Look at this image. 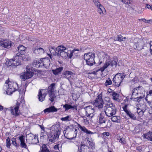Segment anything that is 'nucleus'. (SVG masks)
<instances>
[{"label":"nucleus","instance_id":"nucleus-1","mask_svg":"<svg viewBox=\"0 0 152 152\" xmlns=\"http://www.w3.org/2000/svg\"><path fill=\"white\" fill-rule=\"evenodd\" d=\"M58 124L53 125L51 127L52 131L47 134L48 139L50 142H53L58 140L60 134V131Z\"/></svg>","mask_w":152,"mask_h":152},{"label":"nucleus","instance_id":"nucleus-2","mask_svg":"<svg viewBox=\"0 0 152 152\" xmlns=\"http://www.w3.org/2000/svg\"><path fill=\"white\" fill-rule=\"evenodd\" d=\"M104 108L106 115L108 117H111L116 114V108L112 103H107L105 104Z\"/></svg>","mask_w":152,"mask_h":152},{"label":"nucleus","instance_id":"nucleus-3","mask_svg":"<svg viewBox=\"0 0 152 152\" xmlns=\"http://www.w3.org/2000/svg\"><path fill=\"white\" fill-rule=\"evenodd\" d=\"M20 53H17L16 55L13 58L7 59L5 64L8 66H12L16 67L17 66L20 65L21 62L20 59H22V57L20 56Z\"/></svg>","mask_w":152,"mask_h":152},{"label":"nucleus","instance_id":"nucleus-4","mask_svg":"<svg viewBox=\"0 0 152 152\" xmlns=\"http://www.w3.org/2000/svg\"><path fill=\"white\" fill-rule=\"evenodd\" d=\"M50 64V61L48 58H41L40 60H35L33 63V65L37 68L43 66L48 68Z\"/></svg>","mask_w":152,"mask_h":152},{"label":"nucleus","instance_id":"nucleus-5","mask_svg":"<svg viewBox=\"0 0 152 152\" xmlns=\"http://www.w3.org/2000/svg\"><path fill=\"white\" fill-rule=\"evenodd\" d=\"M95 54L92 53H85L84 55V59L86 64L91 66L95 64L94 61Z\"/></svg>","mask_w":152,"mask_h":152},{"label":"nucleus","instance_id":"nucleus-6","mask_svg":"<svg viewBox=\"0 0 152 152\" xmlns=\"http://www.w3.org/2000/svg\"><path fill=\"white\" fill-rule=\"evenodd\" d=\"M125 76L126 75L124 73H117L113 77V82L115 86L119 87Z\"/></svg>","mask_w":152,"mask_h":152},{"label":"nucleus","instance_id":"nucleus-7","mask_svg":"<svg viewBox=\"0 0 152 152\" xmlns=\"http://www.w3.org/2000/svg\"><path fill=\"white\" fill-rule=\"evenodd\" d=\"M20 103L18 102L13 106L9 108L11 113L15 117H18L21 114L20 111L19 109Z\"/></svg>","mask_w":152,"mask_h":152},{"label":"nucleus","instance_id":"nucleus-8","mask_svg":"<svg viewBox=\"0 0 152 152\" xmlns=\"http://www.w3.org/2000/svg\"><path fill=\"white\" fill-rule=\"evenodd\" d=\"M56 51H58L57 56L59 58H65L68 56V53L66 48L63 46L60 45L56 48Z\"/></svg>","mask_w":152,"mask_h":152},{"label":"nucleus","instance_id":"nucleus-9","mask_svg":"<svg viewBox=\"0 0 152 152\" xmlns=\"http://www.w3.org/2000/svg\"><path fill=\"white\" fill-rule=\"evenodd\" d=\"M31 67L28 65L26 67V71L20 77L23 81H24L26 79H29L31 77L33 76L34 73L31 71Z\"/></svg>","mask_w":152,"mask_h":152},{"label":"nucleus","instance_id":"nucleus-10","mask_svg":"<svg viewBox=\"0 0 152 152\" xmlns=\"http://www.w3.org/2000/svg\"><path fill=\"white\" fill-rule=\"evenodd\" d=\"M102 95L101 94H99L96 99L92 102V104L96 107H98L99 109L103 107L104 104L103 100L102 99Z\"/></svg>","mask_w":152,"mask_h":152},{"label":"nucleus","instance_id":"nucleus-11","mask_svg":"<svg viewBox=\"0 0 152 152\" xmlns=\"http://www.w3.org/2000/svg\"><path fill=\"white\" fill-rule=\"evenodd\" d=\"M134 42L133 47L134 49L137 48V50H140L143 48L144 44L142 39L136 38L134 40Z\"/></svg>","mask_w":152,"mask_h":152},{"label":"nucleus","instance_id":"nucleus-12","mask_svg":"<svg viewBox=\"0 0 152 152\" xmlns=\"http://www.w3.org/2000/svg\"><path fill=\"white\" fill-rule=\"evenodd\" d=\"M85 110L86 115L87 117L91 118L94 115L93 114L94 112V108L91 106H88L84 108Z\"/></svg>","mask_w":152,"mask_h":152},{"label":"nucleus","instance_id":"nucleus-13","mask_svg":"<svg viewBox=\"0 0 152 152\" xmlns=\"http://www.w3.org/2000/svg\"><path fill=\"white\" fill-rule=\"evenodd\" d=\"M8 90L12 92L15 91L18 88V85L16 83L9 82L8 83Z\"/></svg>","mask_w":152,"mask_h":152},{"label":"nucleus","instance_id":"nucleus-14","mask_svg":"<svg viewBox=\"0 0 152 152\" xmlns=\"http://www.w3.org/2000/svg\"><path fill=\"white\" fill-rule=\"evenodd\" d=\"M17 49H18V51L19 52V53H20V54L19 55L20 56L22 57L23 58L22 59H21L20 60L23 61L26 60L27 58L25 57H24L25 56L24 53L26 49V48L23 45H20L18 47Z\"/></svg>","mask_w":152,"mask_h":152},{"label":"nucleus","instance_id":"nucleus-15","mask_svg":"<svg viewBox=\"0 0 152 152\" xmlns=\"http://www.w3.org/2000/svg\"><path fill=\"white\" fill-rule=\"evenodd\" d=\"M73 75H74V74L72 72L66 71L62 73V76L63 77L68 79L70 82L71 80L73 78Z\"/></svg>","mask_w":152,"mask_h":152},{"label":"nucleus","instance_id":"nucleus-16","mask_svg":"<svg viewBox=\"0 0 152 152\" xmlns=\"http://www.w3.org/2000/svg\"><path fill=\"white\" fill-rule=\"evenodd\" d=\"M47 94L46 90H40L38 95L39 100L41 102L44 101Z\"/></svg>","mask_w":152,"mask_h":152},{"label":"nucleus","instance_id":"nucleus-17","mask_svg":"<svg viewBox=\"0 0 152 152\" xmlns=\"http://www.w3.org/2000/svg\"><path fill=\"white\" fill-rule=\"evenodd\" d=\"M58 109H57L54 106H51L49 108H47L45 109L43 111L45 113H55L57 112Z\"/></svg>","mask_w":152,"mask_h":152},{"label":"nucleus","instance_id":"nucleus-18","mask_svg":"<svg viewBox=\"0 0 152 152\" xmlns=\"http://www.w3.org/2000/svg\"><path fill=\"white\" fill-rule=\"evenodd\" d=\"M117 65V60L115 59L111 61H106L104 64V66H106L107 67V68L109 65H110L112 66H115L116 67Z\"/></svg>","mask_w":152,"mask_h":152},{"label":"nucleus","instance_id":"nucleus-19","mask_svg":"<svg viewBox=\"0 0 152 152\" xmlns=\"http://www.w3.org/2000/svg\"><path fill=\"white\" fill-rule=\"evenodd\" d=\"M77 126L82 131L87 134H94L93 132L87 129L84 126H82L79 124H78Z\"/></svg>","mask_w":152,"mask_h":152},{"label":"nucleus","instance_id":"nucleus-20","mask_svg":"<svg viewBox=\"0 0 152 152\" xmlns=\"http://www.w3.org/2000/svg\"><path fill=\"white\" fill-rule=\"evenodd\" d=\"M98 117V123L100 124H102L103 123H105L106 122V119L104 117V113H101L100 114Z\"/></svg>","mask_w":152,"mask_h":152},{"label":"nucleus","instance_id":"nucleus-21","mask_svg":"<svg viewBox=\"0 0 152 152\" xmlns=\"http://www.w3.org/2000/svg\"><path fill=\"white\" fill-rule=\"evenodd\" d=\"M19 139L20 142V146L21 147L26 148L27 147V145L25 143V139L24 136L21 135L19 137Z\"/></svg>","mask_w":152,"mask_h":152},{"label":"nucleus","instance_id":"nucleus-22","mask_svg":"<svg viewBox=\"0 0 152 152\" xmlns=\"http://www.w3.org/2000/svg\"><path fill=\"white\" fill-rule=\"evenodd\" d=\"M56 84L55 83H53L51 84L48 87V89L46 90L48 94L53 93L54 90L55 88V86Z\"/></svg>","mask_w":152,"mask_h":152},{"label":"nucleus","instance_id":"nucleus-23","mask_svg":"<svg viewBox=\"0 0 152 152\" xmlns=\"http://www.w3.org/2000/svg\"><path fill=\"white\" fill-rule=\"evenodd\" d=\"M63 107L65 109V111L68 110L70 109H75L76 110H77V106L75 105L72 106L70 104H65L63 105Z\"/></svg>","mask_w":152,"mask_h":152},{"label":"nucleus","instance_id":"nucleus-24","mask_svg":"<svg viewBox=\"0 0 152 152\" xmlns=\"http://www.w3.org/2000/svg\"><path fill=\"white\" fill-rule=\"evenodd\" d=\"M143 137L144 139L152 141V132H149L147 133L144 134Z\"/></svg>","mask_w":152,"mask_h":152},{"label":"nucleus","instance_id":"nucleus-25","mask_svg":"<svg viewBox=\"0 0 152 152\" xmlns=\"http://www.w3.org/2000/svg\"><path fill=\"white\" fill-rule=\"evenodd\" d=\"M33 50L34 52L36 54H42L45 51L42 48H33Z\"/></svg>","mask_w":152,"mask_h":152},{"label":"nucleus","instance_id":"nucleus-26","mask_svg":"<svg viewBox=\"0 0 152 152\" xmlns=\"http://www.w3.org/2000/svg\"><path fill=\"white\" fill-rule=\"evenodd\" d=\"M140 87L139 86L138 87H136L134 88L132 91V93L131 96V99H133V97H135L134 96H136L137 95H138V90L140 88Z\"/></svg>","mask_w":152,"mask_h":152},{"label":"nucleus","instance_id":"nucleus-27","mask_svg":"<svg viewBox=\"0 0 152 152\" xmlns=\"http://www.w3.org/2000/svg\"><path fill=\"white\" fill-rule=\"evenodd\" d=\"M111 121L113 122L119 123L120 122V117L118 116H113L111 117Z\"/></svg>","mask_w":152,"mask_h":152},{"label":"nucleus","instance_id":"nucleus-28","mask_svg":"<svg viewBox=\"0 0 152 152\" xmlns=\"http://www.w3.org/2000/svg\"><path fill=\"white\" fill-rule=\"evenodd\" d=\"M126 115L128 116L131 119L135 120H136L137 118L135 115L133 113H131L130 111H129L128 112L126 111Z\"/></svg>","mask_w":152,"mask_h":152},{"label":"nucleus","instance_id":"nucleus-29","mask_svg":"<svg viewBox=\"0 0 152 152\" xmlns=\"http://www.w3.org/2000/svg\"><path fill=\"white\" fill-rule=\"evenodd\" d=\"M63 67H60L57 68L55 70H53V74L55 75H57L60 73L63 70Z\"/></svg>","mask_w":152,"mask_h":152},{"label":"nucleus","instance_id":"nucleus-30","mask_svg":"<svg viewBox=\"0 0 152 152\" xmlns=\"http://www.w3.org/2000/svg\"><path fill=\"white\" fill-rule=\"evenodd\" d=\"M49 50L50 53L53 55H57L58 51H56V48H55L53 46H51L49 47Z\"/></svg>","mask_w":152,"mask_h":152},{"label":"nucleus","instance_id":"nucleus-31","mask_svg":"<svg viewBox=\"0 0 152 152\" xmlns=\"http://www.w3.org/2000/svg\"><path fill=\"white\" fill-rule=\"evenodd\" d=\"M11 46V44L10 42L7 40H5L4 41L3 46L5 48H9Z\"/></svg>","mask_w":152,"mask_h":152},{"label":"nucleus","instance_id":"nucleus-32","mask_svg":"<svg viewBox=\"0 0 152 152\" xmlns=\"http://www.w3.org/2000/svg\"><path fill=\"white\" fill-rule=\"evenodd\" d=\"M117 140L118 142L121 143L122 144H125L126 143V142L124 138L118 136L117 137Z\"/></svg>","mask_w":152,"mask_h":152},{"label":"nucleus","instance_id":"nucleus-33","mask_svg":"<svg viewBox=\"0 0 152 152\" xmlns=\"http://www.w3.org/2000/svg\"><path fill=\"white\" fill-rule=\"evenodd\" d=\"M39 142L37 136L34 137L30 143L32 144H36Z\"/></svg>","mask_w":152,"mask_h":152},{"label":"nucleus","instance_id":"nucleus-34","mask_svg":"<svg viewBox=\"0 0 152 152\" xmlns=\"http://www.w3.org/2000/svg\"><path fill=\"white\" fill-rule=\"evenodd\" d=\"M125 37H123L121 35H118V37L116 38V40L118 41L119 42L125 41L126 39Z\"/></svg>","mask_w":152,"mask_h":152},{"label":"nucleus","instance_id":"nucleus-35","mask_svg":"<svg viewBox=\"0 0 152 152\" xmlns=\"http://www.w3.org/2000/svg\"><path fill=\"white\" fill-rule=\"evenodd\" d=\"M111 94L113 96V99L115 100H116L119 96L114 91H113L111 93Z\"/></svg>","mask_w":152,"mask_h":152},{"label":"nucleus","instance_id":"nucleus-36","mask_svg":"<svg viewBox=\"0 0 152 152\" xmlns=\"http://www.w3.org/2000/svg\"><path fill=\"white\" fill-rule=\"evenodd\" d=\"M72 130H73L74 131V133L75 134V135L74 137H71V138H67L66 137V138L70 140H74L76 136H77V129H76V128H73V129H72Z\"/></svg>","mask_w":152,"mask_h":152},{"label":"nucleus","instance_id":"nucleus-37","mask_svg":"<svg viewBox=\"0 0 152 152\" xmlns=\"http://www.w3.org/2000/svg\"><path fill=\"white\" fill-rule=\"evenodd\" d=\"M12 143L16 147H17L19 146V143H18L16 140V139L15 138H12L11 139Z\"/></svg>","mask_w":152,"mask_h":152},{"label":"nucleus","instance_id":"nucleus-38","mask_svg":"<svg viewBox=\"0 0 152 152\" xmlns=\"http://www.w3.org/2000/svg\"><path fill=\"white\" fill-rule=\"evenodd\" d=\"M62 145V144L61 142H58V143L54 147V148L56 150H59V148H61Z\"/></svg>","mask_w":152,"mask_h":152},{"label":"nucleus","instance_id":"nucleus-39","mask_svg":"<svg viewBox=\"0 0 152 152\" xmlns=\"http://www.w3.org/2000/svg\"><path fill=\"white\" fill-rule=\"evenodd\" d=\"M106 68L107 67L106 66H105L104 65L103 67H102L99 69H95L94 71L97 74V72L99 71H101V72H103L104 71V69Z\"/></svg>","mask_w":152,"mask_h":152},{"label":"nucleus","instance_id":"nucleus-40","mask_svg":"<svg viewBox=\"0 0 152 152\" xmlns=\"http://www.w3.org/2000/svg\"><path fill=\"white\" fill-rule=\"evenodd\" d=\"M61 119L62 121H71V120L70 117L69 115H68L62 118Z\"/></svg>","mask_w":152,"mask_h":152},{"label":"nucleus","instance_id":"nucleus-41","mask_svg":"<svg viewBox=\"0 0 152 152\" xmlns=\"http://www.w3.org/2000/svg\"><path fill=\"white\" fill-rule=\"evenodd\" d=\"M49 95V100L51 102L53 101L55 98L56 97V96H55L54 93H52L48 94Z\"/></svg>","mask_w":152,"mask_h":152},{"label":"nucleus","instance_id":"nucleus-42","mask_svg":"<svg viewBox=\"0 0 152 152\" xmlns=\"http://www.w3.org/2000/svg\"><path fill=\"white\" fill-rule=\"evenodd\" d=\"M112 83V81L110 78H108L107 79L105 83V85L106 86H107L109 85H110Z\"/></svg>","mask_w":152,"mask_h":152},{"label":"nucleus","instance_id":"nucleus-43","mask_svg":"<svg viewBox=\"0 0 152 152\" xmlns=\"http://www.w3.org/2000/svg\"><path fill=\"white\" fill-rule=\"evenodd\" d=\"M143 98L142 96H139V97H133V101H137V102H140V100Z\"/></svg>","mask_w":152,"mask_h":152},{"label":"nucleus","instance_id":"nucleus-44","mask_svg":"<svg viewBox=\"0 0 152 152\" xmlns=\"http://www.w3.org/2000/svg\"><path fill=\"white\" fill-rule=\"evenodd\" d=\"M6 146L8 148H9L10 146V139L9 137H8L6 140Z\"/></svg>","mask_w":152,"mask_h":152},{"label":"nucleus","instance_id":"nucleus-45","mask_svg":"<svg viewBox=\"0 0 152 152\" xmlns=\"http://www.w3.org/2000/svg\"><path fill=\"white\" fill-rule=\"evenodd\" d=\"M137 112L139 115H142L143 114L144 111H143V110H142L139 108H137Z\"/></svg>","mask_w":152,"mask_h":152},{"label":"nucleus","instance_id":"nucleus-46","mask_svg":"<svg viewBox=\"0 0 152 152\" xmlns=\"http://www.w3.org/2000/svg\"><path fill=\"white\" fill-rule=\"evenodd\" d=\"M146 98L148 96H152V88H150L149 90L147 92Z\"/></svg>","mask_w":152,"mask_h":152},{"label":"nucleus","instance_id":"nucleus-47","mask_svg":"<svg viewBox=\"0 0 152 152\" xmlns=\"http://www.w3.org/2000/svg\"><path fill=\"white\" fill-rule=\"evenodd\" d=\"M87 141L88 142V143L89 144L90 146V148L91 149L93 148L94 146V143L93 142H91L88 140H87Z\"/></svg>","mask_w":152,"mask_h":152},{"label":"nucleus","instance_id":"nucleus-48","mask_svg":"<svg viewBox=\"0 0 152 152\" xmlns=\"http://www.w3.org/2000/svg\"><path fill=\"white\" fill-rule=\"evenodd\" d=\"M93 1L95 5L97 7H98L99 6L101 5L100 3L98 0H93Z\"/></svg>","mask_w":152,"mask_h":152},{"label":"nucleus","instance_id":"nucleus-49","mask_svg":"<svg viewBox=\"0 0 152 152\" xmlns=\"http://www.w3.org/2000/svg\"><path fill=\"white\" fill-rule=\"evenodd\" d=\"M47 134V132L42 131L40 134V138L41 139H43L44 138V136L46 135Z\"/></svg>","mask_w":152,"mask_h":152},{"label":"nucleus","instance_id":"nucleus-50","mask_svg":"<svg viewBox=\"0 0 152 152\" xmlns=\"http://www.w3.org/2000/svg\"><path fill=\"white\" fill-rule=\"evenodd\" d=\"M34 137V136L32 135H31L28 134V135L26 136V138H27L28 140H29V141L30 142V141Z\"/></svg>","mask_w":152,"mask_h":152},{"label":"nucleus","instance_id":"nucleus-51","mask_svg":"<svg viewBox=\"0 0 152 152\" xmlns=\"http://www.w3.org/2000/svg\"><path fill=\"white\" fill-rule=\"evenodd\" d=\"M103 6L102 5H101L99 6L98 7V11L99 12V13L101 14L102 13V8H103Z\"/></svg>","mask_w":152,"mask_h":152},{"label":"nucleus","instance_id":"nucleus-52","mask_svg":"<svg viewBox=\"0 0 152 152\" xmlns=\"http://www.w3.org/2000/svg\"><path fill=\"white\" fill-rule=\"evenodd\" d=\"M121 1L126 4H130V0H121Z\"/></svg>","mask_w":152,"mask_h":152},{"label":"nucleus","instance_id":"nucleus-53","mask_svg":"<svg viewBox=\"0 0 152 152\" xmlns=\"http://www.w3.org/2000/svg\"><path fill=\"white\" fill-rule=\"evenodd\" d=\"M127 105L125 104L124 107H123V109L125 112L126 113V111L128 112L129 110L127 109Z\"/></svg>","mask_w":152,"mask_h":152},{"label":"nucleus","instance_id":"nucleus-54","mask_svg":"<svg viewBox=\"0 0 152 152\" xmlns=\"http://www.w3.org/2000/svg\"><path fill=\"white\" fill-rule=\"evenodd\" d=\"M86 146L85 144L84 143V142H81L80 144V150H82V147H85Z\"/></svg>","mask_w":152,"mask_h":152},{"label":"nucleus","instance_id":"nucleus-55","mask_svg":"<svg viewBox=\"0 0 152 152\" xmlns=\"http://www.w3.org/2000/svg\"><path fill=\"white\" fill-rule=\"evenodd\" d=\"M145 100H146L148 103L149 104V106L151 107V105H152L151 104V102L150 101H148V99H147V98H146V96L145 98Z\"/></svg>","mask_w":152,"mask_h":152},{"label":"nucleus","instance_id":"nucleus-56","mask_svg":"<svg viewBox=\"0 0 152 152\" xmlns=\"http://www.w3.org/2000/svg\"><path fill=\"white\" fill-rule=\"evenodd\" d=\"M146 8H148V9H151L152 8V6H151L150 5L148 4H146Z\"/></svg>","mask_w":152,"mask_h":152},{"label":"nucleus","instance_id":"nucleus-57","mask_svg":"<svg viewBox=\"0 0 152 152\" xmlns=\"http://www.w3.org/2000/svg\"><path fill=\"white\" fill-rule=\"evenodd\" d=\"M102 134L103 136H109V133L108 132H104Z\"/></svg>","mask_w":152,"mask_h":152},{"label":"nucleus","instance_id":"nucleus-58","mask_svg":"<svg viewBox=\"0 0 152 152\" xmlns=\"http://www.w3.org/2000/svg\"><path fill=\"white\" fill-rule=\"evenodd\" d=\"M73 55V52H71L70 54H68V56L69 58H71Z\"/></svg>","mask_w":152,"mask_h":152},{"label":"nucleus","instance_id":"nucleus-59","mask_svg":"<svg viewBox=\"0 0 152 152\" xmlns=\"http://www.w3.org/2000/svg\"><path fill=\"white\" fill-rule=\"evenodd\" d=\"M88 74H94V75H96V72L95 71H94L91 72H89L88 73Z\"/></svg>","mask_w":152,"mask_h":152},{"label":"nucleus","instance_id":"nucleus-60","mask_svg":"<svg viewBox=\"0 0 152 152\" xmlns=\"http://www.w3.org/2000/svg\"><path fill=\"white\" fill-rule=\"evenodd\" d=\"M40 127L41 129L42 130V131H43L44 132H45V131L44 129V126H42L41 125H40Z\"/></svg>","mask_w":152,"mask_h":152},{"label":"nucleus","instance_id":"nucleus-61","mask_svg":"<svg viewBox=\"0 0 152 152\" xmlns=\"http://www.w3.org/2000/svg\"><path fill=\"white\" fill-rule=\"evenodd\" d=\"M149 45H150V50L152 49V41H150Z\"/></svg>","mask_w":152,"mask_h":152},{"label":"nucleus","instance_id":"nucleus-62","mask_svg":"<svg viewBox=\"0 0 152 152\" xmlns=\"http://www.w3.org/2000/svg\"><path fill=\"white\" fill-rule=\"evenodd\" d=\"M83 120L84 121V122L85 123H88V120H87V119H84Z\"/></svg>","mask_w":152,"mask_h":152},{"label":"nucleus","instance_id":"nucleus-63","mask_svg":"<svg viewBox=\"0 0 152 152\" xmlns=\"http://www.w3.org/2000/svg\"><path fill=\"white\" fill-rule=\"evenodd\" d=\"M4 43V41H0V45L1 46H3Z\"/></svg>","mask_w":152,"mask_h":152},{"label":"nucleus","instance_id":"nucleus-64","mask_svg":"<svg viewBox=\"0 0 152 152\" xmlns=\"http://www.w3.org/2000/svg\"><path fill=\"white\" fill-rule=\"evenodd\" d=\"M152 109L151 110H150L149 111H148V113H149V114H152Z\"/></svg>","mask_w":152,"mask_h":152}]
</instances>
